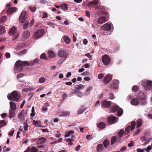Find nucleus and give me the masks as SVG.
<instances>
[{
  "label": "nucleus",
  "instance_id": "obj_1",
  "mask_svg": "<svg viewBox=\"0 0 152 152\" xmlns=\"http://www.w3.org/2000/svg\"><path fill=\"white\" fill-rule=\"evenodd\" d=\"M39 62V60L37 58H35L33 61H31L29 63L26 61H18L15 63V68L18 70L20 71L23 69V66H33L35 64L38 63Z\"/></svg>",
  "mask_w": 152,
  "mask_h": 152
},
{
  "label": "nucleus",
  "instance_id": "obj_2",
  "mask_svg": "<svg viewBox=\"0 0 152 152\" xmlns=\"http://www.w3.org/2000/svg\"><path fill=\"white\" fill-rule=\"evenodd\" d=\"M7 97L9 100L17 101L20 98V95L16 91H14L11 94H8Z\"/></svg>",
  "mask_w": 152,
  "mask_h": 152
},
{
  "label": "nucleus",
  "instance_id": "obj_3",
  "mask_svg": "<svg viewBox=\"0 0 152 152\" xmlns=\"http://www.w3.org/2000/svg\"><path fill=\"white\" fill-rule=\"evenodd\" d=\"M9 34L13 37V40H14L18 37L19 33L17 31L16 28L15 26H13L9 30Z\"/></svg>",
  "mask_w": 152,
  "mask_h": 152
},
{
  "label": "nucleus",
  "instance_id": "obj_4",
  "mask_svg": "<svg viewBox=\"0 0 152 152\" xmlns=\"http://www.w3.org/2000/svg\"><path fill=\"white\" fill-rule=\"evenodd\" d=\"M139 98V103L141 105H144L146 104L145 95L141 92L139 93L138 95Z\"/></svg>",
  "mask_w": 152,
  "mask_h": 152
},
{
  "label": "nucleus",
  "instance_id": "obj_5",
  "mask_svg": "<svg viewBox=\"0 0 152 152\" xmlns=\"http://www.w3.org/2000/svg\"><path fill=\"white\" fill-rule=\"evenodd\" d=\"M28 16L26 12L25 11H23L21 14L19 18L20 21V23H24L27 22Z\"/></svg>",
  "mask_w": 152,
  "mask_h": 152
},
{
  "label": "nucleus",
  "instance_id": "obj_6",
  "mask_svg": "<svg viewBox=\"0 0 152 152\" xmlns=\"http://www.w3.org/2000/svg\"><path fill=\"white\" fill-rule=\"evenodd\" d=\"M111 110L113 112L117 111V115L120 116L122 115L123 113V110L121 108H119L117 106H115L111 108Z\"/></svg>",
  "mask_w": 152,
  "mask_h": 152
},
{
  "label": "nucleus",
  "instance_id": "obj_7",
  "mask_svg": "<svg viewBox=\"0 0 152 152\" xmlns=\"http://www.w3.org/2000/svg\"><path fill=\"white\" fill-rule=\"evenodd\" d=\"M136 125V122L135 121L131 122V126H128L125 129V134H127L131 131H132L134 129Z\"/></svg>",
  "mask_w": 152,
  "mask_h": 152
},
{
  "label": "nucleus",
  "instance_id": "obj_8",
  "mask_svg": "<svg viewBox=\"0 0 152 152\" xmlns=\"http://www.w3.org/2000/svg\"><path fill=\"white\" fill-rule=\"evenodd\" d=\"M45 32L44 30L43 29H39L36 31L34 34V38L36 39L40 38L43 35Z\"/></svg>",
  "mask_w": 152,
  "mask_h": 152
},
{
  "label": "nucleus",
  "instance_id": "obj_9",
  "mask_svg": "<svg viewBox=\"0 0 152 152\" xmlns=\"http://www.w3.org/2000/svg\"><path fill=\"white\" fill-rule=\"evenodd\" d=\"M102 61L105 65H108L110 61V59L108 56L105 55L102 57Z\"/></svg>",
  "mask_w": 152,
  "mask_h": 152
},
{
  "label": "nucleus",
  "instance_id": "obj_10",
  "mask_svg": "<svg viewBox=\"0 0 152 152\" xmlns=\"http://www.w3.org/2000/svg\"><path fill=\"white\" fill-rule=\"evenodd\" d=\"M58 56L61 57L66 58L67 57V54L66 52L64 50H60L58 53Z\"/></svg>",
  "mask_w": 152,
  "mask_h": 152
},
{
  "label": "nucleus",
  "instance_id": "obj_11",
  "mask_svg": "<svg viewBox=\"0 0 152 152\" xmlns=\"http://www.w3.org/2000/svg\"><path fill=\"white\" fill-rule=\"evenodd\" d=\"M111 25L107 23L104 24L101 27L102 29L104 31H109L111 29Z\"/></svg>",
  "mask_w": 152,
  "mask_h": 152
},
{
  "label": "nucleus",
  "instance_id": "obj_12",
  "mask_svg": "<svg viewBox=\"0 0 152 152\" xmlns=\"http://www.w3.org/2000/svg\"><path fill=\"white\" fill-rule=\"evenodd\" d=\"M108 121L110 124H112L116 122V117L114 116H110L108 118Z\"/></svg>",
  "mask_w": 152,
  "mask_h": 152
},
{
  "label": "nucleus",
  "instance_id": "obj_13",
  "mask_svg": "<svg viewBox=\"0 0 152 152\" xmlns=\"http://www.w3.org/2000/svg\"><path fill=\"white\" fill-rule=\"evenodd\" d=\"M93 87L91 86H88L86 89L84 93V95L85 96H87L90 93V91L92 90Z\"/></svg>",
  "mask_w": 152,
  "mask_h": 152
},
{
  "label": "nucleus",
  "instance_id": "obj_14",
  "mask_svg": "<svg viewBox=\"0 0 152 152\" xmlns=\"http://www.w3.org/2000/svg\"><path fill=\"white\" fill-rule=\"evenodd\" d=\"M111 102L108 101H107L106 100L103 101L102 103V105L104 107H110Z\"/></svg>",
  "mask_w": 152,
  "mask_h": 152
},
{
  "label": "nucleus",
  "instance_id": "obj_15",
  "mask_svg": "<svg viewBox=\"0 0 152 152\" xmlns=\"http://www.w3.org/2000/svg\"><path fill=\"white\" fill-rule=\"evenodd\" d=\"M73 91H74V94L80 98H82L84 94L82 92L76 90H74Z\"/></svg>",
  "mask_w": 152,
  "mask_h": 152
},
{
  "label": "nucleus",
  "instance_id": "obj_16",
  "mask_svg": "<svg viewBox=\"0 0 152 152\" xmlns=\"http://www.w3.org/2000/svg\"><path fill=\"white\" fill-rule=\"evenodd\" d=\"M61 113L62 114L59 115V117H65L69 116L70 114L69 112L65 110H63L61 111Z\"/></svg>",
  "mask_w": 152,
  "mask_h": 152
},
{
  "label": "nucleus",
  "instance_id": "obj_17",
  "mask_svg": "<svg viewBox=\"0 0 152 152\" xmlns=\"http://www.w3.org/2000/svg\"><path fill=\"white\" fill-rule=\"evenodd\" d=\"M112 76L109 75H107L104 78V81L105 83H108L112 79Z\"/></svg>",
  "mask_w": 152,
  "mask_h": 152
},
{
  "label": "nucleus",
  "instance_id": "obj_18",
  "mask_svg": "<svg viewBox=\"0 0 152 152\" xmlns=\"http://www.w3.org/2000/svg\"><path fill=\"white\" fill-rule=\"evenodd\" d=\"M98 1L97 0H94L90 2L88 5V7H91L93 6L94 5H96L98 4Z\"/></svg>",
  "mask_w": 152,
  "mask_h": 152
},
{
  "label": "nucleus",
  "instance_id": "obj_19",
  "mask_svg": "<svg viewBox=\"0 0 152 152\" xmlns=\"http://www.w3.org/2000/svg\"><path fill=\"white\" fill-rule=\"evenodd\" d=\"M17 10L15 7H10L7 11V13L8 14L11 15L15 12Z\"/></svg>",
  "mask_w": 152,
  "mask_h": 152
},
{
  "label": "nucleus",
  "instance_id": "obj_20",
  "mask_svg": "<svg viewBox=\"0 0 152 152\" xmlns=\"http://www.w3.org/2000/svg\"><path fill=\"white\" fill-rule=\"evenodd\" d=\"M103 149L102 144H98L96 147V151L98 152H101Z\"/></svg>",
  "mask_w": 152,
  "mask_h": 152
},
{
  "label": "nucleus",
  "instance_id": "obj_21",
  "mask_svg": "<svg viewBox=\"0 0 152 152\" xmlns=\"http://www.w3.org/2000/svg\"><path fill=\"white\" fill-rule=\"evenodd\" d=\"M106 18L104 17H101L99 18L98 22L99 23H102L106 21Z\"/></svg>",
  "mask_w": 152,
  "mask_h": 152
},
{
  "label": "nucleus",
  "instance_id": "obj_22",
  "mask_svg": "<svg viewBox=\"0 0 152 152\" xmlns=\"http://www.w3.org/2000/svg\"><path fill=\"white\" fill-rule=\"evenodd\" d=\"M10 107L13 111H15L16 109V106L15 103L13 102H10Z\"/></svg>",
  "mask_w": 152,
  "mask_h": 152
},
{
  "label": "nucleus",
  "instance_id": "obj_23",
  "mask_svg": "<svg viewBox=\"0 0 152 152\" xmlns=\"http://www.w3.org/2000/svg\"><path fill=\"white\" fill-rule=\"evenodd\" d=\"M46 138L41 137L37 141V143L39 144H42L46 141Z\"/></svg>",
  "mask_w": 152,
  "mask_h": 152
},
{
  "label": "nucleus",
  "instance_id": "obj_24",
  "mask_svg": "<svg viewBox=\"0 0 152 152\" xmlns=\"http://www.w3.org/2000/svg\"><path fill=\"white\" fill-rule=\"evenodd\" d=\"M131 104L133 105H137L139 104V101L137 98H135L131 101Z\"/></svg>",
  "mask_w": 152,
  "mask_h": 152
},
{
  "label": "nucleus",
  "instance_id": "obj_25",
  "mask_svg": "<svg viewBox=\"0 0 152 152\" xmlns=\"http://www.w3.org/2000/svg\"><path fill=\"white\" fill-rule=\"evenodd\" d=\"M33 124L37 127H41L40 125V121H39L33 120Z\"/></svg>",
  "mask_w": 152,
  "mask_h": 152
},
{
  "label": "nucleus",
  "instance_id": "obj_26",
  "mask_svg": "<svg viewBox=\"0 0 152 152\" xmlns=\"http://www.w3.org/2000/svg\"><path fill=\"white\" fill-rule=\"evenodd\" d=\"M30 32L28 31H26L23 33V36L25 38L28 37L30 36Z\"/></svg>",
  "mask_w": 152,
  "mask_h": 152
},
{
  "label": "nucleus",
  "instance_id": "obj_27",
  "mask_svg": "<svg viewBox=\"0 0 152 152\" xmlns=\"http://www.w3.org/2000/svg\"><path fill=\"white\" fill-rule=\"evenodd\" d=\"M152 88V81L148 80V84H147V89H151Z\"/></svg>",
  "mask_w": 152,
  "mask_h": 152
},
{
  "label": "nucleus",
  "instance_id": "obj_28",
  "mask_svg": "<svg viewBox=\"0 0 152 152\" xmlns=\"http://www.w3.org/2000/svg\"><path fill=\"white\" fill-rule=\"evenodd\" d=\"M148 80H143L141 81L140 84L142 85L143 87H145L146 88L147 87V84H148Z\"/></svg>",
  "mask_w": 152,
  "mask_h": 152
},
{
  "label": "nucleus",
  "instance_id": "obj_29",
  "mask_svg": "<svg viewBox=\"0 0 152 152\" xmlns=\"http://www.w3.org/2000/svg\"><path fill=\"white\" fill-rule=\"evenodd\" d=\"M98 127L100 129H103L105 127V124L103 122H101L99 123L98 125Z\"/></svg>",
  "mask_w": 152,
  "mask_h": 152
},
{
  "label": "nucleus",
  "instance_id": "obj_30",
  "mask_svg": "<svg viewBox=\"0 0 152 152\" xmlns=\"http://www.w3.org/2000/svg\"><path fill=\"white\" fill-rule=\"evenodd\" d=\"M48 54L50 58L54 57L56 56V54L52 51H48Z\"/></svg>",
  "mask_w": 152,
  "mask_h": 152
},
{
  "label": "nucleus",
  "instance_id": "obj_31",
  "mask_svg": "<svg viewBox=\"0 0 152 152\" xmlns=\"http://www.w3.org/2000/svg\"><path fill=\"white\" fill-rule=\"evenodd\" d=\"M137 127L138 128L141 126L142 125V120L140 119H138L137 121Z\"/></svg>",
  "mask_w": 152,
  "mask_h": 152
},
{
  "label": "nucleus",
  "instance_id": "obj_32",
  "mask_svg": "<svg viewBox=\"0 0 152 152\" xmlns=\"http://www.w3.org/2000/svg\"><path fill=\"white\" fill-rule=\"evenodd\" d=\"M63 39L64 41L67 44H69L70 42V39L68 36H65L63 37Z\"/></svg>",
  "mask_w": 152,
  "mask_h": 152
},
{
  "label": "nucleus",
  "instance_id": "obj_33",
  "mask_svg": "<svg viewBox=\"0 0 152 152\" xmlns=\"http://www.w3.org/2000/svg\"><path fill=\"white\" fill-rule=\"evenodd\" d=\"M84 86L82 84H79L75 86V88L76 89L81 90L84 88Z\"/></svg>",
  "mask_w": 152,
  "mask_h": 152
},
{
  "label": "nucleus",
  "instance_id": "obj_34",
  "mask_svg": "<svg viewBox=\"0 0 152 152\" xmlns=\"http://www.w3.org/2000/svg\"><path fill=\"white\" fill-rule=\"evenodd\" d=\"M24 24L23 25V28L25 29H27L28 28L31 26L29 23H28V21H27V22L24 23Z\"/></svg>",
  "mask_w": 152,
  "mask_h": 152
},
{
  "label": "nucleus",
  "instance_id": "obj_35",
  "mask_svg": "<svg viewBox=\"0 0 152 152\" xmlns=\"http://www.w3.org/2000/svg\"><path fill=\"white\" fill-rule=\"evenodd\" d=\"M74 132V131L73 130H70L68 131L66 134L65 135V137H67L69 136L71 134H72Z\"/></svg>",
  "mask_w": 152,
  "mask_h": 152
},
{
  "label": "nucleus",
  "instance_id": "obj_36",
  "mask_svg": "<svg viewBox=\"0 0 152 152\" xmlns=\"http://www.w3.org/2000/svg\"><path fill=\"white\" fill-rule=\"evenodd\" d=\"M25 75V74L23 73L19 74L17 75V78L19 81L21 82L22 80H20V78L23 77Z\"/></svg>",
  "mask_w": 152,
  "mask_h": 152
},
{
  "label": "nucleus",
  "instance_id": "obj_37",
  "mask_svg": "<svg viewBox=\"0 0 152 152\" xmlns=\"http://www.w3.org/2000/svg\"><path fill=\"white\" fill-rule=\"evenodd\" d=\"M61 7L64 11L68 9L67 5L66 4H62L61 5Z\"/></svg>",
  "mask_w": 152,
  "mask_h": 152
},
{
  "label": "nucleus",
  "instance_id": "obj_38",
  "mask_svg": "<svg viewBox=\"0 0 152 152\" xmlns=\"http://www.w3.org/2000/svg\"><path fill=\"white\" fill-rule=\"evenodd\" d=\"M5 31V28L4 26H0V35L2 34Z\"/></svg>",
  "mask_w": 152,
  "mask_h": 152
},
{
  "label": "nucleus",
  "instance_id": "obj_39",
  "mask_svg": "<svg viewBox=\"0 0 152 152\" xmlns=\"http://www.w3.org/2000/svg\"><path fill=\"white\" fill-rule=\"evenodd\" d=\"M109 142L107 140H105L103 142L104 146L106 148L109 145Z\"/></svg>",
  "mask_w": 152,
  "mask_h": 152
},
{
  "label": "nucleus",
  "instance_id": "obj_40",
  "mask_svg": "<svg viewBox=\"0 0 152 152\" xmlns=\"http://www.w3.org/2000/svg\"><path fill=\"white\" fill-rule=\"evenodd\" d=\"M6 125V123L5 122L4 120H3L0 121V127L5 126Z\"/></svg>",
  "mask_w": 152,
  "mask_h": 152
},
{
  "label": "nucleus",
  "instance_id": "obj_41",
  "mask_svg": "<svg viewBox=\"0 0 152 152\" xmlns=\"http://www.w3.org/2000/svg\"><path fill=\"white\" fill-rule=\"evenodd\" d=\"M6 19H7V18L6 16H3L1 19L0 22L1 23H4L5 21L6 20Z\"/></svg>",
  "mask_w": 152,
  "mask_h": 152
},
{
  "label": "nucleus",
  "instance_id": "obj_42",
  "mask_svg": "<svg viewBox=\"0 0 152 152\" xmlns=\"http://www.w3.org/2000/svg\"><path fill=\"white\" fill-rule=\"evenodd\" d=\"M45 78L44 77H41L39 79V82L40 83H44L45 81Z\"/></svg>",
  "mask_w": 152,
  "mask_h": 152
},
{
  "label": "nucleus",
  "instance_id": "obj_43",
  "mask_svg": "<svg viewBox=\"0 0 152 152\" xmlns=\"http://www.w3.org/2000/svg\"><path fill=\"white\" fill-rule=\"evenodd\" d=\"M132 88V91L134 92L137 91L139 89L138 87L136 85L133 86Z\"/></svg>",
  "mask_w": 152,
  "mask_h": 152
},
{
  "label": "nucleus",
  "instance_id": "obj_44",
  "mask_svg": "<svg viewBox=\"0 0 152 152\" xmlns=\"http://www.w3.org/2000/svg\"><path fill=\"white\" fill-rule=\"evenodd\" d=\"M10 118H12L15 116V113L12 110H10Z\"/></svg>",
  "mask_w": 152,
  "mask_h": 152
},
{
  "label": "nucleus",
  "instance_id": "obj_45",
  "mask_svg": "<svg viewBox=\"0 0 152 152\" xmlns=\"http://www.w3.org/2000/svg\"><path fill=\"white\" fill-rule=\"evenodd\" d=\"M117 139V138L116 137H113L111 140V144H113L114 143L115 141Z\"/></svg>",
  "mask_w": 152,
  "mask_h": 152
},
{
  "label": "nucleus",
  "instance_id": "obj_46",
  "mask_svg": "<svg viewBox=\"0 0 152 152\" xmlns=\"http://www.w3.org/2000/svg\"><path fill=\"white\" fill-rule=\"evenodd\" d=\"M24 129L25 131H27L28 130V125L27 123L26 122L24 123Z\"/></svg>",
  "mask_w": 152,
  "mask_h": 152
},
{
  "label": "nucleus",
  "instance_id": "obj_47",
  "mask_svg": "<svg viewBox=\"0 0 152 152\" xmlns=\"http://www.w3.org/2000/svg\"><path fill=\"white\" fill-rule=\"evenodd\" d=\"M30 150L31 151V152H37V148L34 147H32L31 149H30Z\"/></svg>",
  "mask_w": 152,
  "mask_h": 152
},
{
  "label": "nucleus",
  "instance_id": "obj_48",
  "mask_svg": "<svg viewBox=\"0 0 152 152\" xmlns=\"http://www.w3.org/2000/svg\"><path fill=\"white\" fill-rule=\"evenodd\" d=\"M124 133V130L123 129H122L118 133V136L120 137H122Z\"/></svg>",
  "mask_w": 152,
  "mask_h": 152
},
{
  "label": "nucleus",
  "instance_id": "obj_49",
  "mask_svg": "<svg viewBox=\"0 0 152 152\" xmlns=\"http://www.w3.org/2000/svg\"><path fill=\"white\" fill-rule=\"evenodd\" d=\"M66 59V58H61L58 61V64H61Z\"/></svg>",
  "mask_w": 152,
  "mask_h": 152
},
{
  "label": "nucleus",
  "instance_id": "obj_50",
  "mask_svg": "<svg viewBox=\"0 0 152 152\" xmlns=\"http://www.w3.org/2000/svg\"><path fill=\"white\" fill-rule=\"evenodd\" d=\"M67 96H68V95L66 93L63 94L62 95V98L63 100H64L66 98Z\"/></svg>",
  "mask_w": 152,
  "mask_h": 152
},
{
  "label": "nucleus",
  "instance_id": "obj_51",
  "mask_svg": "<svg viewBox=\"0 0 152 152\" xmlns=\"http://www.w3.org/2000/svg\"><path fill=\"white\" fill-rule=\"evenodd\" d=\"M40 58L41 59H46L47 58L45 53H42L40 56Z\"/></svg>",
  "mask_w": 152,
  "mask_h": 152
},
{
  "label": "nucleus",
  "instance_id": "obj_52",
  "mask_svg": "<svg viewBox=\"0 0 152 152\" xmlns=\"http://www.w3.org/2000/svg\"><path fill=\"white\" fill-rule=\"evenodd\" d=\"M85 56L88 57L89 58H90V60H91L92 59V56L90 55V54L89 53H87L85 54Z\"/></svg>",
  "mask_w": 152,
  "mask_h": 152
},
{
  "label": "nucleus",
  "instance_id": "obj_53",
  "mask_svg": "<svg viewBox=\"0 0 152 152\" xmlns=\"http://www.w3.org/2000/svg\"><path fill=\"white\" fill-rule=\"evenodd\" d=\"M24 112V109H23L20 113L18 115V118H20L21 116L23 115Z\"/></svg>",
  "mask_w": 152,
  "mask_h": 152
},
{
  "label": "nucleus",
  "instance_id": "obj_54",
  "mask_svg": "<svg viewBox=\"0 0 152 152\" xmlns=\"http://www.w3.org/2000/svg\"><path fill=\"white\" fill-rule=\"evenodd\" d=\"M146 139L147 138L146 137L144 136H141V140L143 142L146 140Z\"/></svg>",
  "mask_w": 152,
  "mask_h": 152
},
{
  "label": "nucleus",
  "instance_id": "obj_55",
  "mask_svg": "<svg viewBox=\"0 0 152 152\" xmlns=\"http://www.w3.org/2000/svg\"><path fill=\"white\" fill-rule=\"evenodd\" d=\"M29 8L31 10L32 12H35L36 10V7H29Z\"/></svg>",
  "mask_w": 152,
  "mask_h": 152
},
{
  "label": "nucleus",
  "instance_id": "obj_56",
  "mask_svg": "<svg viewBox=\"0 0 152 152\" xmlns=\"http://www.w3.org/2000/svg\"><path fill=\"white\" fill-rule=\"evenodd\" d=\"M85 111V110L84 109H80L78 111V113L79 114H81L82 113Z\"/></svg>",
  "mask_w": 152,
  "mask_h": 152
},
{
  "label": "nucleus",
  "instance_id": "obj_57",
  "mask_svg": "<svg viewBox=\"0 0 152 152\" xmlns=\"http://www.w3.org/2000/svg\"><path fill=\"white\" fill-rule=\"evenodd\" d=\"M42 110L44 112H46L48 110V108L45 107H42Z\"/></svg>",
  "mask_w": 152,
  "mask_h": 152
},
{
  "label": "nucleus",
  "instance_id": "obj_58",
  "mask_svg": "<svg viewBox=\"0 0 152 152\" xmlns=\"http://www.w3.org/2000/svg\"><path fill=\"white\" fill-rule=\"evenodd\" d=\"M5 57L7 58H9L10 57V53H6L5 54Z\"/></svg>",
  "mask_w": 152,
  "mask_h": 152
},
{
  "label": "nucleus",
  "instance_id": "obj_59",
  "mask_svg": "<svg viewBox=\"0 0 152 152\" xmlns=\"http://www.w3.org/2000/svg\"><path fill=\"white\" fill-rule=\"evenodd\" d=\"M111 87L113 88H116L118 87V86L117 84H115V83H113V85H112Z\"/></svg>",
  "mask_w": 152,
  "mask_h": 152
},
{
  "label": "nucleus",
  "instance_id": "obj_60",
  "mask_svg": "<svg viewBox=\"0 0 152 152\" xmlns=\"http://www.w3.org/2000/svg\"><path fill=\"white\" fill-rule=\"evenodd\" d=\"M126 149V147H122L120 149V151H125Z\"/></svg>",
  "mask_w": 152,
  "mask_h": 152
},
{
  "label": "nucleus",
  "instance_id": "obj_61",
  "mask_svg": "<svg viewBox=\"0 0 152 152\" xmlns=\"http://www.w3.org/2000/svg\"><path fill=\"white\" fill-rule=\"evenodd\" d=\"M104 77V75L103 74H100L98 76V78L99 79H101Z\"/></svg>",
  "mask_w": 152,
  "mask_h": 152
},
{
  "label": "nucleus",
  "instance_id": "obj_62",
  "mask_svg": "<svg viewBox=\"0 0 152 152\" xmlns=\"http://www.w3.org/2000/svg\"><path fill=\"white\" fill-rule=\"evenodd\" d=\"M151 146L150 145H149L146 148V150L148 152L151 150Z\"/></svg>",
  "mask_w": 152,
  "mask_h": 152
},
{
  "label": "nucleus",
  "instance_id": "obj_63",
  "mask_svg": "<svg viewBox=\"0 0 152 152\" xmlns=\"http://www.w3.org/2000/svg\"><path fill=\"white\" fill-rule=\"evenodd\" d=\"M92 136L91 135H88L86 136V139L87 140H90L92 138Z\"/></svg>",
  "mask_w": 152,
  "mask_h": 152
},
{
  "label": "nucleus",
  "instance_id": "obj_64",
  "mask_svg": "<svg viewBox=\"0 0 152 152\" xmlns=\"http://www.w3.org/2000/svg\"><path fill=\"white\" fill-rule=\"evenodd\" d=\"M137 152H143L144 150L140 148H138L137 149Z\"/></svg>",
  "mask_w": 152,
  "mask_h": 152
}]
</instances>
